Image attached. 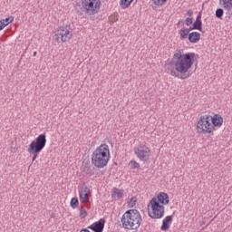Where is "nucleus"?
<instances>
[{
    "mask_svg": "<svg viewBox=\"0 0 232 232\" xmlns=\"http://www.w3.org/2000/svg\"><path fill=\"white\" fill-rule=\"evenodd\" d=\"M152 3L155 6H164L168 3V0H152Z\"/></svg>",
    "mask_w": 232,
    "mask_h": 232,
    "instance_id": "23",
    "label": "nucleus"
},
{
    "mask_svg": "<svg viewBox=\"0 0 232 232\" xmlns=\"http://www.w3.org/2000/svg\"><path fill=\"white\" fill-rule=\"evenodd\" d=\"M35 55H37V52H34V57H35Z\"/></svg>",
    "mask_w": 232,
    "mask_h": 232,
    "instance_id": "33",
    "label": "nucleus"
},
{
    "mask_svg": "<svg viewBox=\"0 0 232 232\" xmlns=\"http://www.w3.org/2000/svg\"><path fill=\"white\" fill-rule=\"evenodd\" d=\"M217 130L213 128V123H211V115L205 114L199 117V120L197 123V131L198 133H201L203 135H208L213 133Z\"/></svg>",
    "mask_w": 232,
    "mask_h": 232,
    "instance_id": "5",
    "label": "nucleus"
},
{
    "mask_svg": "<svg viewBox=\"0 0 232 232\" xmlns=\"http://www.w3.org/2000/svg\"><path fill=\"white\" fill-rule=\"evenodd\" d=\"M148 208H150L151 211L149 210L148 215L150 218L154 220H159L164 218V213H166L164 205L159 203L157 198H152L150 201Z\"/></svg>",
    "mask_w": 232,
    "mask_h": 232,
    "instance_id": "6",
    "label": "nucleus"
},
{
    "mask_svg": "<svg viewBox=\"0 0 232 232\" xmlns=\"http://www.w3.org/2000/svg\"><path fill=\"white\" fill-rule=\"evenodd\" d=\"M134 153L136 157L142 162H148L150 160V154L151 153V150H150V147L140 144L137 147H134Z\"/></svg>",
    "mask_w": 232,
    "mask_h": 232,
    "instance_id": "9",
    "label": "nucleus"
},
{
    "mask_svg": "<svg viewBox=\"0 0 232 232\" xmlns=\"http://www.w3.org/2000/svg\"><path fill=\"white\" fill-rule=\"evenodd\" d=\"M211 123L213 128H220L224 124V118L220 114L211 116Z\"/></svg>",
    "mask_w": 232,
    "mask_h": 232,
    "instance_id": "13",
    "label": "nucleus"
},
{
    "mask_svg": "<svg viewBox=\"0 0 232 232\" xmlns=\"http://www.w3.org/2000/svg\"><path fill=\"white\" fill-rule=\"evenodd\" d=\"M180 39H188L189 37V30L188 28H182L179 31Z\"/></svg>",
    "mask_w": 232,
    "mask_h": 232,
    "instance_id": "20",
    "label": "nucleus"
},
{
    "mask_svg": "<svg viewBox=\"0 0 232 232\" xmlns=\"http://www.w3.org/2000/svg\"><path fill=\"white\" fill-rule=\"evenodd\" d=\"M187 15H188V17H193V10L189 9V10L187 12Z\"/></svg>",
    "mask_w": 232,
    "mask_h": 232,
    "instance_id": "31",
    "label": "nucleus"
},
{
    "mask_svg": "<svg viewBox=\"0 0 232 232\" xmlns=\"http://www.w3.org/2000/svg\"><path fill=\"white\" fill-rule=\"evenodd\" d=\"M188 34H190L191 30H197V28H194V25L192 24V26L188 28Z\"/></svg>",
    "mask_w": 232,
    "mask_h": 232,
    "instance_id": "32",
    "label": "nucleus"
},
{
    "mask_svg": "<svg viewBox=\"0 0 232 232\" xmlns=\"http://www.w3.org/2000/svg\"><path fill=\"white\" fill-rule=\"evenodd\" d=\"M110 146L104 143L100 145L92 154V164L98 169H102L110 162Z\"/></svg>",
    "mask_w": 232,
    "mask_h": 232,
    "instance_id": "2",
    "label": "nucleus"
},
{
    "mask_svg": "<svg viewBox=\"0 0 232 232\" xmlns=\"http://www.w3.org/2000/svg\"><path fill=\"white\" fill-rule=\"evenodd\" d=\"M80 217L82 218H86V217H88V212L86 211V208H84V207H81L80 208Z\"/></svg>",
    "mask_w": 232,
    "mask_h": 232,
    "instance_id": "26",
    "label": "nucleus"
},
{
    "mask_svg": "<svg viewBox=\"0 0 232 232\" xmlns=\"http://www.w3.org/2000/svg\"><path fill=\"white\" fill-rule=\"evenodd\" d=\"M172 222H173V215H171V216H167V217L162 220V225H161V227H160L161 231H168V228L170 227Z\"/></svg>",
    "mask_w": 232,
    "mask_h": 232,
    "instance_id": "15",
    "label": "nucleus"
},
{
    "mask_svg": "<svg viewBox=\"0 0 232 232\" xmlns=\"http://www.w3.org/2000/svg\"><path fill=\"white\" fill-rule=\"evenodd\" d=\"M111 197L112 198L119 200L120 198H122V197H124V190L114 188V191L112 192Z\"/></svg>",
    "mask_w": 232,
    "mask_h": 232,
    "instance_id": "19",
    "label": "nucleus"
},
{
    "mask_svg": "<svg viewBox=\"0 0 232 232\" xmlns=\"http://www.w3.org/2000/svg\"><path fill=\"white\" fill-rule=\"evenodd\" d=\"M121 224L124 229L137 230L142 224V216L137 209H129L122 215Z\"/></svg>",
    "mask_w": 232,
    "mask_h": 232,
    "instance_id": "3",
    "label": "nucleus"
},
{
    "mask_svg": "<svg viewBox=\"0 0 232 232\" xmlns=\"http://www.w3.org/2000/svg\"><path fill=\"white\" fill-rule=\"evenodd\" d=\"M185 24H186L187 26H191V24H193V17L186 18V20H185Z\"/></svg>",
    "mask_w": 232,
    "mask_h": 232,
    "instance_id": "28",
    "label": "nucleus"
},
{
    "mask_svg": "<svg viewBox=\"0 0 232 232\" xmlns=\"http://www.w3.org/2000/svg\"><path fill=\"white\" fill-rule=\"evenodd\" d=\"M80 201L82 203L90 202V188L83 184L79 190Z\"/></svg>",
    "mask_w": 232,
    "mask_h": 232,
    "instance_id": "10",
    "label": "nucleus"
},
{
    "mask_svg": "<svg viewBox=\"0 0 232 232\" xmlns=\"http://www.w3.org/2000/svg\"><path fill=\"white\" fill-rule=\"evenodd\" d=\"M2 21H4L5 26H8L10 24V23L14 22V16H9L5 19H2Z\"/></svg>",
    "mask_w": 232,
    "mask_h": 232,
    "instance_id": "27",
    "label": "nucleus"
},
{
    "mask_svg": "<svg viewBox=\"0 0 232 232\" xmlns=\"http://www.w3.org/2000/svg\"><path fill=\"white\" fill-rule=\"evenodd\" d=\"M106 224V220L104 218H101L99 221L92 223L89 226V229H92L94 232H102L104 231V226Z\"/></svg>",
    "mask_w": 232,
    "mask_h": 232,
    "instance_id": "11",
    "label": "nucleus"
},
{
    "mask_svg": "<svg viewBox=\"0 0 232 232\" xmlns=\"http://www.w3.org/2000/svg\"><path fill=\"white\" fill-rule=\"evenodd\" d=\"M82 173L87 175L88 177H93L95 175V172L93 171V169L91 167L89 163H85L81 168Z\"/></svg>",
    "mask_w": 232,
    "mask_h": 232,
    "instance_id": "16",
    "label": "nucleus"
},
{
    "mask_svg": "<svg viewBox=\"0 0 232 232\" xmlns=\"http://www.w3.org/2000/svg\"><path fill=\"white\" fill-rule=\"evenodd\" d=\"M188 41L189 43H198L200 41V33L198 32H192L188 34Z\"/></svg>",
    "mask_w": 232,
    "mask_h": 232,
    "instance_id": "18",
    "label": "nucleus"
},
{
    "mask_svg": "<svg viewBox=\"0 0 232 232\" xmlns=\"http://www.w3.org/2000/svg\"><path fill=\"white\" fill-rule=\"evenodd\" d=\"M6 26L5 20H0V32Z\"/></svg>",
    "mask_w": 232,
    "mask_h": 232,
    "instance_id": "29",
    "label": "nucleus"
},
{
    "mask_svg": "<svg viewBox=\"0 0 232 232\" xmlns=\"http://www.w3.org/2000/svg\"><path fill=\"white\" fill-rule=\"evenodd\" d=\"M219 5L225 10L227 15H232V0H219Z\"/></svg>",
    "mask_w": 232,
    "mask_h": 232,
    "instance_id": "12",
    "label": "nucleus"
},
{
    "mask_svg": "<svg viewBox=\"0 0 232 232\" xmlns=\"http://www.w3.org/2000/svg\"><path fill=\"white\" fill-rule=\"evenodd\" d=\"M129 166L131 168V169H139V168H140V164L135 160H130Z\"/></svg>",
    "mask_w": 232,
    "mask_h": 232,
    "instance_id": "24",
    "label": "nucleus"
},
{
    "mask_svg": "<svg viewBox=\"0 0 232 232\" xmlns=\"http://www.w3.org/2000/svg\"><path fill=\"white\" fill-rule=\"evenodd\" d=\"M78 207H79V199H77V198H72L71 199V208H72V209H77Z\"/></svg>",
    "mask_w": 232,
    "mask_h": 232,
    "instance_id": "22",
    "label": "nucleus"
},
{
    "mask_svg": "<svg viewBox=\"0 0 232 232\" xmlns=\"http://www.w3.org/2000/svg\"><path fill=\"white\" fill-rule=\"evenodd\" d=\"M156 200L158 201V204L167 206V204H169V196L168 195V193L160 192L156 198Z\"/></svg>",
    "mask_w": 232,
    "mask_h": 232,
    "instance_id": "14",
    "label": "nucleus"
},
{
    "mask_svg": "<svg viewBox=\"0 0 232 232\" xmlns=\"http://www.w3.org/2000/svg\"><path fill=\"white\" fill-rule=\"evenodd\" d=\"M195 57H197L195 53H183L182 51L177 50L171 62L167 64V73L172 75V77H179V73L185 75L191 70L195 63Z\"/></svg>",
    "mask_w": 232,
    "mask_h": 232,
    "instance_id": "1",
    "label": "nucleus"
},
{
    "mask_svg": "<svg viewBox=\"0 0 232 232\" xmlns=\"http://www.w3.org/2000/svg\"><path fill=\"white\" fill-rule=\"evenodd\" d=\"M194 28L202 32V12H199L198 16L196 17V21L193 23Z\"/></svg>",
    "mask_w": 232,
    "mask_h": 232,
    "instance_id": "17",
    "label": "nucleus"
},
{
    "mask_svg": "<svg viewBox=\"0 0 232 232\" xmlns=\"http://www.w3.org/2000/svg\"><path fill=\"white\" fill-rule=\"evenodd\" d=\"M101 8V0H83L82 2V10L88 15H95Z\"/></svg>",
    "mask_w": 232,
    "mask_h": 232,
    "instance_id": "8",
    "label": "nucleus"
},
{
    "mask_svg": "<svg viewBox=\"0 0 232 232\" xmlns=\"http://www.w3.org/2000/svg\"><path fill=\"white\" fill-rule=\"evenodd\" d=\"M131 3H133V0H121V7L123 8V9H126L128 8Z\"/></svg>",
    "mask_w": 232,
    "mask_h": 232,
    "instance_id": "21",
    "label": "nucleus"
},
{
    "mask_svg": "<svg viewBox=\"0 0 232 232\" xmlns=\"http://www.w3.org/2000/svg\"><path fill=\"white\" fill-rule=\"evenodd\" d=\"M72 37H73V34L70 31V27L63 25L59 27L57 34L53 36V39L56 43H68Z\"/></svg>",
    "mask_w": 232,
    "mask_h": 232,
    "instance_id": "7",
    "label": "nucleus"
},
{
    "mask_svg": "<svg viewBox=\"0 0 232 232\" xmlns=\"http://www.w3.org/2000/svg\"><path fill=\"white\" fill-rule=\"evenodd\" d=\"M130 204L131 208H133V206H135V204H137V199L135 198H131Z\"/></svg>",
    "mask_w": 232,
    "mask_h": 232,
    "instance_id": "30",
    "label": "nucleus"
},
{
    "mask_svg": "<svg viewBox=\"0 0 232 232\" xmlns=\"http://www.w3.org/2000/svg\"><path fill=\"white\" fill-rule=\"evenodd\" d=\"M46 146V133L40 134L35 140L32 141L28 146L27 151L33 155V162L37 159L38 155L44 150Z\"/></svg>",
    "mask_w": 232,
    "mask_h": 232,
    "instance_id": "4",
    "label": "nucleus"
},
{
    "mask_svg": "<svg viewBox=\"0 0 232 232\" xmlns=\"http://www.w3.org/2000/svg\"><path fill=\"white\" fill-rule=\"evenodd\" d=\"M223 16H224V9L218 8L216 10V17H218V19H222Z\"/></svg>",
    "mask_w": 232,
    "mask_h": 232,
    "instance_id": "25",
    "label": "nucleus"
}]
</instances>
